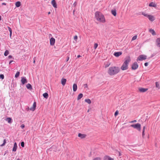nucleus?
<instances>
[{
    "mask_svg": "<svg viewBox=\"0 0 160 160\" xmlns=\"http://www.w3.org/2000/svg\"><path fill=\"white\" fill-rule=\"evenodd\" d=\"M66 79L65 78H62L61 79V83L64 86L66 82Z\"/></svg>",
    "mask_w": 160,
    "mask_h": 160,
    "instance_id": "nucleus-17",
    "label": "nucleus"
},
{
    "mask_svg": "<svg viewBox=\"0 0 160 160\" xmlns=\"http://www.w3.org/2000/svg\"><path fill=\"white\" fill-rule=\"evenodd\" d=\"M83 94L82 93H80L79 94L77 97V100H80V99H81L83 97Z\"/></svg>",
    "mask_w": 160,
    "mask_h": 160,
    "instance_id": "nucleus-23",
    "label": "nucleus"
},
{
    "mask_svg": "<svg viewBox=\"0 0 160 160\" xmlns=\"http://www.w3.org/2000/svg\"><path fill=\"white\" fill-rule=\"evenodd\" d=\"M118 114V111H116L114 113V115L116 116Z\"/></svg>",
    "mask_w": 160,
    "mask_h": 160,
    "instance_id": "nucleus-40",
    "label": "nucleus"
},
{
    "mask_svg": "<svg viewBox=\"0 0 160 160\" xmlns=\"http://www.w3.org/2000/svg\"><path fill=\"white\" fill-rule=\"evenodd\" d=\"M137 122V120H133V121H132L131 122H130V123H133V122Z\"/></svg>",
    "mask_w": 160,
    "mask_h": 160,
    "instance_id": "nucleus-43",
    "label": "nucleus"
},
{
    "mask_svg": "<svg viewBox=\"0 0 160 160\" xmlns=\"http://www.w3.org/2000/svg\"><path fill=\"white\" fill-rule=\"evenodd\" d=\"M138 67V65L137 63L136 62L133 63L132 66V69L133 70H135L137 69Z\"/></svg>",
    "mask_w": 160,
    "mask_h": 160,
    "instance_id": "nucleus-7",
    "label": "nucleus"
},
{
    "mask_svg": "<svg viewBox=\"0 0 160 160\" xmlns=\"http://www.w3.org/2000/svg\"><path fill=\"white\" fill-rule=\"evenodd\" d=\"M120 71V69L119 67H112L109 68L108 70V73L111 76L114 75Z\"/></svg>",
    "mask_w": 160,
    "mask_h": 160,
    "instance_id": "nucleus-2",
    "label": "nucleus"
},
{
    "mask_svg": "<svg viewBox=\"0 0 160 160\" xmlns=\"http://www.w3.org/2000/svg\"><path fill=\"white\" fill-rule=\"evenodd\" d=\"M84 86H85V88H88V85L87 84H84Z\"/></svg>",
    "mask_w": 160,
    "mask_h": 160,
    "instance_id": "nucleus-47",
    "label": "nucleus"
},
{
    "mask_svg": "<svg viewBox=\"0 0 160 160\" xmlns=\"http://www.w3.org/2000/svg\"><path fill=\"white\" fill-rule=\"evenodd\" d=\"M137 35H135L132 38V40L133 41L134 40L137 38Z\"/></svg>",
    "mask_w": 160,
    "mask_h": 160,
    "instance_id": "nucleus-34",
    "label": "nucleus"
},
{
    "mask_svg": "<svg viewBox=\"0 0 160 160\" xmlns=\"http://www.w3.org/2000/svg\"><path fill=\"white\" fill-rule=\"evenodd\" d=\"M17 160H20L19 159H17Z\"/></svg>",
    "mask_w": 160,
    "mask_h": 160,
    "instance_id": "nucleus-58",
    "label": "nucleus"
},
{
    "mask_svg": "<svg viewBox=\"0 0 160 160\" xmlns=\"http://www.w3.org/2000/svg\"><path fill=\"white\" fill-rule=\"evenodd\" d=\"M147 58V56L144 55H140L137 59V61H142L145 60Z\"/></svg>",
    "mask_w": 160,
    "mask_h": 160,
    "instance_id": "nucleus-6",
    "label": "nucleus"
},
{
    "mask_svg": "<svg viewBox=\"0 0 160 160\" xmlns=\"http://www.w3.org/2000/svg\"><path fill=\"white\" fill-rule=\"evenodd\" d=\"M43 96L44 98L47 99L48 97V94L47 93H44L43 94Z\"/></svg>",
    "mask_w": 160,
    "mask_h": 160,
    "instance_id": "nucleus-28",
    "label": "nucleus"
},
{
    "mask_svg": "<svg viewBox=\"0 0 160 160\" xmlns=\"http://www.w3.org/2000/svg\"><path fill=\"white\" fill-rule=\"evenodd\" d=\"M11 118H7L6 120L9 123H11Z\"/></svg>",
    "mask_w": 160,
    "mask_h": 160,
    "instance_id": "nucleus-31",
    "label": "nucleus"
},
{
    "mask_svg": "<svg viewBox=\"0 0 160 160\" xmlns=\"http://www.w3.org/2000/svg\"><path fill=\"white\" fill-rule=\"evenodd\" d=\"M21 82L24 85L25 83H26L27 82V81L26 79V77H22L21 78Z\"/></svg>",
    "mask_w": 160,
    "mask_h": 160,
    "instance_id": "nucleus-8",
    "label": "nucleus"
},
{
    "mask_svg": "<svg viewBox=\"0 0 160 160\" xmlns=\"http://www.w3.org/2000/svg\"><path fill=\"white\" fill-rule=\"evenodd\" d=\"M50 13H51L50 12H48V14H50Z\"/></svg>",
    "mask_w": 160,
    "mask_h": 160,
    "instance_id": "nucleus-55",
    "label": "nucleus"
},
{
    "mask_svg": "<svg viewBox=\"0 0 160 160\" xmlns=\"http://www.w3.org/2000/svg\"><path fill=\"white\" fill-rule=\"evenodd\" d=\"M36 103L35 102H34L33 104L32 107L30 108V110L32 111H34L36 109Z\"/></svg>",
    "mask_w": 160,
    "mask_h": 160,
    "instance_id": "nucleus-10",
    "label": "nucleus"
},
{
    "mask_svg": "<svg viewBox=\"0 0 160 160\" xmlns=\"http://www.w3.org/2000/svg\"><path fill=\"white\" fill-rule=\"evenodd\" d=\"M1 20V16H0V20Z\"/></svg>",
    "mask_w": 160,
    "mask_h": 160,
    "instance_id": "nucleus-57",
    "label": "nucleus"
},
{
    "mask_svg": "<svg viewBox=\"0 0 160 160\" xmlns=\"http://www.w3.org/2000/svg\"><path fill=\"white\" fill-rule=\"evenodd\" d=\"M149 6L150 7H156L157 5L155 2H152L149 3Z\"/></svg>",
    "mask_w": 160,
    "mask_h": 160,
    "instance_id": "nucleus-18",
    "label": "nucleus"
},
{
    "mask_svg": "<svg viewBox=\"0 0 160 160\" xmlns=\"http://www.w3.org/2000/svg\"><path fill=\"white\" fill-rule=\"evenodd\" d=\"M104 160H114L112 158L108 156H106L105 157Z\"/></svg>",
    "mask_w": 160,
    "mask_h": 160,
    "instance_id": "nucleus-21",
    "label": "nucleus"
},
{
    "mask_svg": "<svg viewBox=\"0 0 160 160\" xmlns=\"http://www.w3.org/2000/svg\"><path fill=\"white\" fill-rule=\"evenodd\" d=\"M13 62V61H11L9 62V64H10L12 62Z\"/></svg>",
    "mask_w": 160,
    "mask_h": 160,
    "instance_id": "nucleus-52",
    "label": "nucleus"
},
{
    "mask_svg": "<svg viewBox=\"0 0 160 160\" xmlns=\"http://www.w3.org/2000/svg\"><path fill=\"white\" fill-rule=\"evenodd\" d=\"M77 89V86L76 84L74 83L73 85V90L74 92H75Z\"/></svg>",
    "mask_w": 160,
    "mask_h": 160,
    "instance_id": "nucleus-19",
    "label": "nucleus"
},
{
    "mask_svg": "<svg viewBox=\"0 0 160 160\" xmlns=\"http://www.w3.org/2000/svg\"><path fill=\"white\" fill-rule=\"evenodd\" d=\"M21 146L22 147H24V143L23 142H21Z\"/></svg>",
    "mask_w": 160,
    "mask_h": 160,
    "instance_id": "nucleus-39",
    "label": "nucleus"
},
{
    "mask_svg": "<svg viewBox=\"0 0 160 160\" xmlns=\"http://www.w3.org/2000/svg\"><path fill=\"white\" fill-rule=\"evenodd\" d=\"M95 16L97 21L102 22L104 23L106 20L104 15L100 12L97 11L95 13Z\"/></svg>",
    "mask_w": 160,
    "mask_h": 160,
    "instance_id": "nucleus-1",
    "label": "nucleus"
},
{
    "mask_svg": "<svg viewBox=\"0 0 160 160\" xmlns=\"http://www.w3.org/2000/svg\"><path fill=\"white\" fill-rule=\"evenodd\" d=\"M80 57H81V56H80V55H78V56L77 57H78V58H79Z\"/></svg>",
    "mask_w": 160,
    "mask_h": 160,
    "instance_id": "nucleus-54",
    "label": "nucleus"
},
{
    "mask_svg": "<svg viewBox=\"0 0 160 160\" xmlns=\"http://www.w3.org/2000/svg\"><path fill=\"white\" fill-rule=\"evenodd\" d=\"M35 60H34V61H33V62L34 63H35Z\"/></svg>",
    "mask_w": 160,
    "mask_h": 160,
    "instance_id": "nucleus-56",
    "label": "nucleus"
},
{
    "mask_svg": "<svg viewBox=\"0 0 160 160\" xmlns=\"http://www.w3.org/2000/svg\"><path fill=\"white\" fill-rule=\"evenodd\" d=\"M8 58H12V56L11 55H9L8 56Z\"/></svg>",
    "mask_w": 160,
    "mask_h": 160,
    "instance_id": "nucleus-50",
    "label": "nucleus"
},
{
    "mask_svg": "<svg viewBox=\"0 0 160 160\" xmlns=\"http://www.w3.org/2000/svg\"><path fill=\"white\" fill-rule=\"evenodd\" d=\"M2 5H6V3H4V2H3V3H2Z\"/></svg>",
    "mask_w": 160,
    "mask_h": 160,
    "instance_id": "nucleus-51",
    "label": "nucleus"
},
{
    "mask_svg": "<svg viewBox=\"0 0 160 160\" xmlns=\"http://www.w3.org/2000/svg\"><path fill=\"white\" fill-rule=\"evenodd\" d=\"M130 126L136 129L139 131H140L141 130V125L139 123H137L135 124H132Z\"/></svg>",
    "mask_w": 160,
    "mask_h": 160,
    "instance_id": "nucleus-5",
    "label": "nucleus"
},
{
    "mask_svg": "<svg viewBox=\"0 0 160 160\" xmlns=\"http://www.w3.org/2000/svg\"><path fill=\"white\" fill-rule=\"evenodd\" d=\"M21 127L22 128H23L25 127V126L23 124L21 125Z\"/></svg>",
    "mask_w": 160,
    "mask_h": 160,
    "instance_id": "nucleus-45",
    "label": "nucleus"
},
{
    "mask_svg": "<svg viewBox=\"0 0 160 160\" xmlns=\"http://www.w3.org/2000/svg\"><path fill=\"white\" fill-rule=\"evenodd\" d=\"M21 5V2L19 1L17 2H16L15 5L17 7H19Z\"/></svg>",
    "mask_w": 160,
    "mask_h": 160,
    "instance_id": "nucleus-24",
    "label": "nucleus"
},
{
    "mask_svg": "<svg viewBox=\"0 0 160 160\" xmlns=\"http://www.w3.org/2000/svg\"><path fill=\"white\" fill-rule=\"evenodd\" d=\"M122 54V52H115L114 53V55L116 57H118L119 56L121 55Z\"/></svg>",
    "mask_w": 160,
    "mask_h": 160,
    "instance_id": "nucleus-15",
    "label": "nucleus"
},
{
    "mask_svg": "<svg viewBox=\"0 0 160 160\" xmlns=\"http://www.w3.org/2000/svg\"><path fill=\"white\" fill-rule=\"evenodd\" d=\"M149 32L151 33L153 35H156V33H155V31H154V30L153 29H150L149 30Z\"/></svg>",
    "mask_w": 160,
    "mask_h": 160,
    "instance_id": "nucleus-20",
    "label": "nucleus"
},
{
    "mask_svg": "<svg viewBox=\"0 0 160 160\" xmlns=\"http://www.w3.org/2000/svg\"><path fill=\"white\" fill-rule=\"evenodd\" d=\"M6 143V140L5 139H4V140L3 141V144L1 145V146H4L5 145Z\"/></svg>",
    "mask_w": 160,
    "mask_h": 160,
    "instance_id": "nucleus-36",
    "label": "nucleus"
},
{
    "mask_svg": "<svg viewBox=\"0 0 160 160\" xmlns=\"http://www.w3.org/2000/svg\"><path fill=\"white\" fill-rule=\"evenodd\" d=\"M86 135L85 134H82L79 133L78 134V137L81 138H83L86 137Z\"/></svg>",
    "mask_w": 160,
    "mask_h": 160,
    "instance_id": "nucleus-14",
    "label": "nucleus"
},
{
    "mask_svg": "<svg viewBox=\"0 0 160 160\" xmlns=\"http://www.w3.org/2000/svg\"><path fill=\"white\" fill-rule=\"evenodd\" d=\"M69 59V57H67V62L68 61Z\"/></svg>",
    "mask_w": 160,
    "mask_h": 160,
    "instance_id": "nucleus-48",
    "label": "nucleus"
},
{
    "mask_svg": "<svg viewBox=\"0 0 160 160\" xmlns=\"http://www.w3.org/2000/svg\"><path fill=\"white\" fill-rule=\"evenodd\" d=\"M17 143L16 142H15L14 144V146L13 148L12 151L14 152H15L17 150Z\"/></svg>",
    "mask_w": 160,
    "mask_h": 160,
    "instance_id": "nucleus-16",
    "label": "nucleus"
},
{
    "mask_svg": "<svg viewBox=\"0 0 160 160\" xmlns=\"http://www.w3.org/2000/svg\"><path fill=\"white\" fill-rule=\"evenodd\" d=\"M4 78V76L3 74H0V78L2 79H3Z\"/></svg>",
    "mask_w": 160,
    "mask_h": 160,
    "instance_id": "nucleus-37",
    "label": "nucleus"
},
{
    "mask_svg": "<svg viewBox=\"0 0 160 160\" xmlns=\"http://www.w3.org/2000/svg\"><path fill=\"white\" fill-rule=\"evenodd\" d=\"M26 87L28 89L30 90H31L32 89L31 85L29 83H28L26 85Z\"/></svg>",
    "mask_w": 160,
    "mask_h": 160,
    "instance_id": "nucleus-22",
    "label": "nucleus"
},
{
    "mask_svg": "<svg viewBox=\"0 0 160 160\" xmlns=\"http://www.w3.org/2000/svg\"><path fill=\"white\" fill-rule=\"evenodd\" d=\"M55 40L54 38H51L50 40V45L51 46L54 45L55 43Z\"/></svg>",
    "mask_w": 160,
    "mask_h": 160,
    "instance_id": "nucleus-9",
    "label": "nucleus"
},
{
    "mask_svg": "<svg viewBox=\"0 0 160 160\" xmlns=\"http://www.w3.org/2000/svg\"><path fill=\"white\" fill-rule=\"evenodd\" d=\"M85 101L86 102H87L89 104H90L91 103V100L89 99H85Z\"/></svg>",
    "mask_w": 160,
    "mask_h": 160,
    "instance_id": "nucleus-29",
    "label": "nucleus"
},
{
    "mask_svg": "<svg viewBox=\"0 0 160 160\" xmlns=\"http://www.w3.org/2000/svg\"><path fill=\"white\" fill-rule=\"evenodd\" d=\"M139 90L140 92H144L147 91L148 90V89L144 88H139Z\"/></svg>",
    "mask_w": 160,
    "mask_h": 160,
    "instance_id": "nucleus-12",
    "label": "nucleus"
},
{
    "mask_svg": "<svg viewBox=\"0 0 160 160\" xmlns=\"http://www.w3.org/2000/svg\"><path fill=\"white\" fill-rule=\"evenodd\" d=\"M12 35V32H10V38H11Z\"/></svg>",
    "mask_w": 160,
    "mask_h": 160,
    "instance_id": "nucleus-49",
    "label": "nucleus"
},
{
    "mask_svg": "<svg viewBox=\"0 0 160 160\" xmlns=\"http://www.w3.org/2000/svg\"><path fill=\"white\" fill-rule=\"evenodd\" d=\"M156 42L157 46L160 47V38H158L156 39Z\"/></svg>",
    "mask_w": 160,
    "mask_h": 160,
    "instance_id": "nucleus-13",
    "label": "nucleus"
},
{
    "mask_svg": "<svg viewBox=\"0 0 160 160\" xmlns=\"http://www.w3.org/2000/svg\"><path fill=\"white\" fill-rule=\"evenodd\" d=\"M155 85L156 87L158 89L160 88L159 83L158 82H155Z\"/></svg>",
    "mask_w": 160,
    "mask_h": 160,
    "instance_id": "nucleus-27",
    "label": "nucleus"
},
{
    "mask_svg": "<svg viewBox=\"0 0 160 160\" xmlns=\"http://www.w3.org/2000/svg\"><path fill=\"white\" fill-rule=\"evenodd\" d=\"M130 60L131 59L130 58H128L125 60L121 67V69L123 71L127 70L128 69V64Z\"/></svg>",
    "mask_w": 160,
    "mask_h": 160,
    "instance_id": "nucleus-3",
    "label": "nucleus"
},
{
    "mask_svg": "<svg viewBox=\"0 0 160 160\" xmlns=\"http://www.w3.org/2000/svg\"><path fill=\"white\" fill-rule=\"evenodd\" d=\"M101 158L99 157L96 158H95L93 160H101Z\"/></svg>",
    "mask_w": 160,
    "mask_h": 160,
    "instance_id": "nucleus-38",
    "label": "nucleus"
},
{
    "mask_svg": "<svg viewBox=\"0 0 160 160\" xmlns=\"http://www.w3.org/2000/svg\"><path fill=\"white\" fill-rule=\"evenodd\" d=\"M148 62H145L144 63V65L146 67L147 66H148Z\"/></svg>",
    "mask_w": 160,
    "mask_h": 160,
    "instance_id": "nucleus-46",
    "label": "nucleus"
},
{
    "mask_svg": "<svg viewBox=\"0 0 160 160\" xmlns=\"http://www.w3.org/2000/svg\"><path fill=\"white\" fill-rule=\"evenodd\" d=\"M145 127H144L143 128V130H142V137L143 138H144V135H145V133H144V132H145Z\"/></svg>",
    "mask_w": 160,
    "mask_h": 160,
    "instance_id": "nucleus-30",
    "label": "nucleus"
},
{
    "mask_svg": "<svg viewBox=\"0 0 160 160\" xmlns=\"http://www.w3.org/2000/svg\"><path fill=\"white\" fill-rule=\"evenodd\" d=\"M98 45L97 43H95L94 44V48L96 49L98 47Z\"/></svg>",
    "mask_w": 160,
    "mask_h": 160,
    "instance_id": "nucleus-35",
    "label": "nucleus"
},
{
    "mask_svg": "<svg viewBox=\"0 0 160 160\" xmlns=\"http://www.w3.org/2000/svg\"><path fill=\"white\" fill-rule=\"evenodd\" d=\"M77 5V2H75L73 4V5L75 7Z\"/></svg>",
    "mask_w": 160,
    "mask_h": 160,
    "instance_id": "nucleus-44",
    "label": "nucleus"
},
{
    "mask_svg": "<svg viewBox=\"0 0 160 160\" xmlns=\"http://www.w3.org/2000/svg\"><path fill=\"white\" fill-rule=\"evenodd\" d=\"M111 13L114 16H116L117 14L116 11L115 10H112L111 11Z\"/></svg>",
    "mask_w": 160,
    "mask_h": 160,
    "instance_id": "nucleus-25",
    "label": "nucleus"
},
{
    "mask_svg": "<svg viewBox=\"0 0 160 160\" xmlns=\"http://www.w3.org/2000/svg\"><path fill=\"white\" fill-rule=\"evenodd\" d=\"M77 39H78V37H77V35H76V36H74V39L76 41H77Z\"/></svg>",
    "mask_w": 160,
    "mask_h": 160,
    "instance_id": "nucleus-41",
    "label": "nucleus"
},
{
    "mask_svg": "<svg viewBox=\"0 0 160 160\" xmlns=\"http://www.w3.org/2000/svg\"><path fill=\"white\" fill-rule=\"evenodd\" d=\"M142 14L145 17L148 18V19L151 22L153 21L155 19V18L153 15L151 14H148L145 12H142Z\"/></svg>",
    "mask_w": 160,
    "mask_h": 160,
    "instance_id": "nucleus-4",
    "label": "nucleus"
},
{
    "mask_svg": "<svg viewBox=\"0 0 160 160\" xmlns=\"http://www.w3.org/2000/svg\"><path fill=\"white\" fill-rule=\"evenodd\" d=\"M8 30L10 32H12V30L11 28L10 27H8Z\"/></svg>",
    "mask_w": 160,
    "mask_h": 160,
    "instance_id": "nucleus-42",
    "label": "nucleus"
},
{
    "mask_svg": "<svg viewBox=\"0 0 160 160\" xmlns=\"http://www.w3.org/2000/svg\"><path fill=\"white\" fill-rule=\"evenodd\" d=\"M51 4L53 7L55 8H57V5L55 0H52L51 1Z\"/></svg>",
    "mask_w": 160,
    "mask_h": 160,
    "instance_id": "nucleus-11",
    "label": "nucleus"
},
{
    "mask_svg": "<svg viewBox=\"0 0 160 160\" xmlns=\"http://www.w3.org/2000/svg\"><path fill=\"white\" fill-rule=\"evenodd\" d=\"M20 74V72H17L15 75V77L16 78H17L18 77Z\"/></svg>",
    "mask_w": 160,
    "mask_h": 160,
    "instance_id": "nucleus-32",
    "label": "nucleus"
},
{
    "mask_svg": "<svg viewBox=\"0 0 160 160\" xmlns=\"http://www.w3.org/2000/svg\"><path fill=\"white\" fill-rule=\"evenodd\" d=\"M8 54H9V52L8 50H7L5 51L4 53V55L5 56H7Z\"/></svg>",
    "mask_w": 160,
    "mask_h": 160,
    "instance_id": "nucleus-33",
    "label": "nucleus"
},
{
    "mask_svg": "<svg viewBox=\"0 0 160 160\" xmlns=\"http://www.w3.org/2000/svg\"><path fill=\"white\" fill-rule=\"evenodd\" d=\"M27 111H28L29 110H30V108H29V107H28V108L27 109Z\"/></svg>",
    "mask_w": 160,
    "mask_h": 160,
    "instance_id": "nucleus-53",
    "label": "nucleus"
},
{
    "mask_svg": "<svg viewBox=\"0 0 160 160\" xmlns=\"http://www.w3.org/2000/svg\"><path fill=\"white\" fill-rule=\"evenodd\" d=\"M111 64V63L109 62H105L104 63L105 67V68L108 67Z\"/></svg>",
    "mask_w": 160,
    "mask_h": 160,
    "instance_id": "nucleus-26",
    "label": "nucleus"
}]
</instances>
